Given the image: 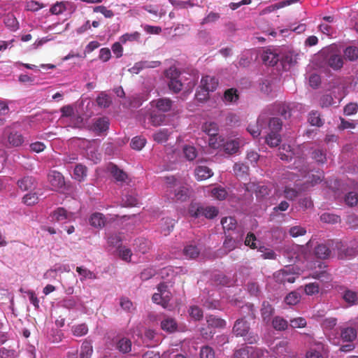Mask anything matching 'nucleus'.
Here are the masks:
<instances>
[{"label":"nucleus","instance_id":"50","mask_svg":"<svg viewBox=\"0 0 358 358\" xmlns=\"http://www.w3.org/2000/svg\"><path fill=\"white\" fill-rule=\"evenodd\" d=\"M344 55L350 61H355L358 59V48L354 46L348 47L344 51Z\"/></svg>","mask_w":358,"mask_h":358},{"label":"nucleus","instance_id":"58","mask_svg":"<svg viewBox=\"0 0 358 358\" xmlns=\"http://www.w3.org/2000/svg\"><path fill=\"white\" fill-rule=\"evenodd\" d=\"M300 301V295L296 292H292L285 298V302L290 306L296 305Z\"/></svg>","mask_w":358,"mask_h":358},{"label":"nucleus","instance_id":"49","mask_svg":"<svg viewBox=\"0 0 358 358\" xmlns=\"http://www.w3.org/2000/svg\"><path fill=\"white\" fill-rule=\"evenodd\" d=\"M169 136V132L166 129L159 130L153 135L154 140L157 143L166 142Z\"/></svg>","mask_w":358,"mask_h":358},{"label":"nucleus","instance_id":"57","mask_svg":"<svg viewBox=\"0 0 358 358\" xmlns=\"http://www.w3.org/2000/svg\"><path fill=\"white\" fill-rule=\"evenodd\" d=\"M43 7L45 6L43 3L34 0L27 1L25 4V10L32 12L38 11Z\"/></svg>","mask_w":358,"mask_h":358},{"label":"nucleus","instance_id":"24","mask_svg":"<svg viewBox=\"0 0 358 358\" xmlns=\"http://www.w3.org/2000/svg\"><path fill=\"white\" fill-rule=\"evenodd\" d=\"M69 215H70L64 208H58L51 213L50 217L52 221L62 222L69 219Z\"/></svg>","mask_w":358,"mask_h":358},{"label":"nucleus","instance_id":"43","mask_svg":"<svg viewBox=\"0 0 358 358\" xmlns=\"http://www.w3.org/2000/svg\"><path fill=\"white\" fill-rule=\"evenodd\" d=\"M281 141L280 136L278 133L270 132L266 138V142L271 147L278 146Z\"/></svg>","mask_w":358,"mask_h":358},{"label":"nucleus","instance_id":"6","mask_svg":"<svg viewBox=\"0 0 358 358\" xmlns=\"http://www.w3.org/2000/svg\"><path fill=\"white\" fill-rule=\"evenodd\" d=\"M48 178L52 189L54 190L62 188L65 185L64 178L59 171H50Z\"/></svg>","mask_w":358,"mask_h":358},{"label":"nucleus","instance_id":"61","mask_svg":"<svg viewBox=\"0 0 358 358\" xmlns=\"http://www.w3.org/2000/svg\"><path fill=\"white\" fill-rule=\"evenodd\" d=\"M289 325L292 328H303L307 325V322L304 317H298L291 319Z\"/></svg>","mask_w":358,"mask_h":358},{"label":"nucleus","instance_id":"21","mask_svg":"<svg viewBox=\"0 0 358 358\" xmlns=\"http://www.w3.org/2000/svg\"><path fill=\"white\" fill-rule=\"evenodd\" d=\"M327 64L333 69L338 70L343 67V59L339 55L331 54L327 59Z\"/></svg>","mask_w":358,"mask_h":358},{"label":"nucleus","instance_id":"40","mask_svg":"<svg viewBox=\"0 0 358 358\" xmlns=\"http://www.w3.org/2000/svg\"><path fill=\"white\" fill-rule=\"evenodd\" d=\"M200 253L199 250L195 245H189L185 247L183 254L187 259H195Z\"/></svg>","mask_w":358,"mask_h":358},{"label":"nucleus","instance_id":"63","mask_svg":"<svg viewBox=\"0 0 358 358\" xmlns=\"http://www.w3.org/2000/svg\"><path fill=\"white\" fill-rule=\"evenodd\" d=\"M23 203L27 206H32L38 201V196L36 193H29L24 196Z\"/></svg>","mask_w":358,"mask_h":358},{"label":"nucleus","instance_id":"62","mask_svg":"<svg viewBox=\"0 0 358 358\" xmlns=\"http://www.w3.org/2000/svg\"><path fill=\"white\" fill-rule=\"evenodd\" d=\"M189 313L190 316L196 320H201L203 316L201 308L196 306H191L189 310Z\"/></svg>","mask_w":358,"mask_h":358},{"label":"nucleus","instance_id":"60","mask_svg":"<svg viewBox=\"0 0 358 358\" xmlns=\"http://www.w3.org/2000/svg\"><path fill=\"white\" fill-rule=\"evenodd\" d=\"M199 355L200 358H215V351L213 348L205 345L201 347Z\"/></svg>","mask_w":358,"mask_h":358},{"label":"nucleus","instance_id":"12","mask_svg":"<svg viewBox=\"0 0 358 358\" xmlns=\"http://www.w3.org/2000/svg\"><path fill=\"white\" fill-rule=\"evenodd\" d=\"M341 338L343 342L352 343L357 338V330L354 327H341Z\"/></svg>","mask_w":358,"mask_h":358},{"label":"nucleus","instance_id":"15","mask_svg":"<svg viewBox=\"0 0 358 358\" xmlns=\"http://www.w3.org/2000/svg\"><path fill=\"white\" fill-rule=\"evenodd\" d=\"M324 345L321 343H315L313 348H310L306 352V358H324Z\"/></svg>","mask_w":358,"mask_h":358},{"label":"nucleus","instance_id":"20","mask_svg":"<svg viewBox=\"0 0 358 358\" xmlns=\"http://www.w3.org/2000/svg\"><path fill=\"white\" fill-rule=\"evenodd\" d=\"M158 292L162 294V301L160 305L164 308H166L171 300V294L167 290V286L163 283H160L157 287Z\"/></svg>","mask_w":358,"mask_h":358},{"label":"nucleus","instance_id":"11","mask_svg":"<svg viewBox=\"0 0 358 358\" xmlns=\"http://www.w3.org/2000/svg\"><path fill=\"white\" fill-rule=\"evenodd\" d=\"M109 128V120L107 117H99L95 120L92 126V129L97 134H101L107 131Z\"/></svg>","mask_w":358,"mask_h":358},{"label":"nucleus","instance_id":"52","mask_svg":"<svg viewBox=\"0 0 358 358\" xmlns=\"http://www.w3.org/2000/svg\"><path fill=\"white\" fill-rule=\"evenodd\" d=\"M282 122L278 117L271 118L268 123V127L271 132L278 133L282 129Z\"/></svg>","mask_w":358,"mask_h":358},{"label":"nucleus","instance_id":"22","mask_svg":"<svg viewBox=\"0 0 358 358\" xmlns=\"http://www.w3.org/2000/svg\"><path fill=\"white\" fill-rule=\"evenodd\" d=\"M35 179L31 176H24L17 180L18 187L22 191H27L35 185Z\"/></svg>","mask_w":358,"mask_h":358},{"label":"nucleus","instance_id":"10","mask_svg":"<svg viewBox=\"0 0 358 358\" xmlns=\"http://www.w3.org/2000/svg\"><path fill=\"white\" fill-rule=\"evenodd\" d=\"M242 236L243 234L236 236H234L231 234L227 235L223 243V247L227 252H230L234 250L237 247L238 244L242 242Z\"/></svg>","mask_w":358,"mask_h":358},{"label":"nucleus","instance_id":"9","mask_svg":"<svg viewBox=\"0 0 358 358\" xmlns=\"http://www.w3.org/2000/svg\"><path fill=\"white\" fill-rule=\"evenodd\" d=\"M250 330V326L244 319H238L235 322L233 327V331L236 336H245Z\"/></svg>","mask_w":358,"mask_h":358},{"label":"nucleus","instance_id":"59","mask_svg":"<svg viewBox=\"0 0 358 358\" xmlns=\"http://www.w3.org/2000/svg\"><path fill=\"white\" fill-rule=\"evenodd\" d=\"M259 89L262 92L268 95L273 90V82L269 80H263L259 83Z\"/></svg>","mask_w":358,"mask_h":358},{"label":"nucleus","instance_id":"51","mask_svg":"<svg viewBox=\"0 0 358 358\" xmlns=\"http://www.w3.org/2000/svg\"><path fill=\"white\" fill-rule=\"evenodd\" d=\"M248 169V166L243 163H236L234 165V173L238 177H243L247 175Z\"/></svg>","mask_w":358,"mask_h":358},{"label":"nucleus","instance_id":"1","mask_svg":"<svg viewBox=\"0 0 358 358\" xmlns=\"http://www.w3.org/2000/svg\"><path fill=\"white\" fill-rule=\"evenodd\" d=\"M165 180L169 185L170 191L174 194L173 199L185 201L189 197L190 187L188 184L177 180L174 176H167Z\"/></svg>","mask_w":358,"mask_h":358},{"label":"nucleus","instance_id":"26","mask_svg":"<svg viewBox=\"0 0 358 358\" xmlns=\"http://www.w3.org/2000/svg\"><path fill=\"white\" fill-rule=\"evenodd\" d=\"M239 99L238 90L236 88H229L224 91L223 101L228 103H235Z\"/></svg>","mask_w":358,"mask_h":358},{"label":"nucleus","instance_id":"19","mask_svg":"<svg viewBox=\"0 0 358 358\" xmlns=\"http://www.w3.org/2000/svg\"><path fill=\"white\" fill-rule=\"evenodd\" d=\"M274 313V308L268 301H264L262 305L261 315L264 322H268Z\"/></svg>","mask_w":358,"mask_h":358},{"label":"nucleus","instance_id":"5","mask_svg":"<svg viewBox=\"0 0 358 358\" xmlns=\"http://www.w3.org/2000/svg\"><path fill=\"white\" fill-rule=\"evenodd\" d=\"M113 343L115 349L121 353L127 354L131 350L132 343L128 338L117 336L113 339Z\"/></svg>","mask_w":358,"mask_h":358},{"label":"nucleus","instance_id":"55","mask_svg":"<svg viewBox=\"0 0 358 358\" xmlns=\"http://www.w3.org/2000/svg\"><path fill=\"white\" fill-rule=\"evenodd\" d=\"M183 152L186 159L189 161L194 160L197 156L196 149L194 146H185L183 148Z\"/></svg>","mask_w":358,"mask_h":358},{"label":"nucleus","instance_id":"47","mask_svg":"<svg viewBox=\"0 0 358 358\" xmlns=\"http://www.w3.org/2000/svg\"><path fill=\"white\" fill-rule=\"evenodd\" d=\"M146 143V139L141 136H135L131 139V147L134 150H141Z\"/></svg>","mask_w":358,"mask_h":358},{"label":"nucleus","instance_id":"36","mask_svg":"<svg viewBox=\"0 0 358 358\" xmlns=\"http://www.w3.org/2000/svg\"><path fill=\"white\" fill-rule=\"evenodd\" d=\"M175 220L173 219L166 217L162 220L161 223V231L164 235H167L173 230L174 227Z\"/></svg>","mask_w":358,"mask_h":358},{"label":"nucleus","instance_id":"29","mask_svg":"<svg viewBox=\"0 0 358 358\" xmlns=\"http://www.w3.org/2000/svg\"><path fill=\"white\" fill-rule=\"evenodd\" d=\"M275 110L285 119H287L291 116V108L289 105L285 103H279L276 104L275 106Z\"/></svg>","mask_w":358,"mask_h":358},{"label":"nucleus","instance_id":"45","mask_svg":"<svg viewBox=\"0 0 358 358\" xmlns=\"http://www.w3.org/2000/svg\"><path fill=\"white\" fill-rule=\"evenodd\" d=\"M76 271L82 276L80 280L83 281L85 279H96V275L92 271L88 270L86 268L83 266H78L76 268Z\"/></svg>","mask_w":358,"mask_h":358},{"label":"nucleus","instance_id":"39","mask_svg":"<svg viewBox=\"0 0 358 358\" xmlns=\"http://www.w3.org/2000/svg\"><path fill=\"white\" fill-rule=\"evenodd\" d=\"M223 229L227 231H234L236 228V220L233 217H224L221 220Z\"/></svg>","mask_w":358,"mask_h":358},{"label":"nucleus","instance_id":"18","mask_svg":"<svg viewBox=\"0 0 358 358\" xmlns=\"http://www.w3.org/2000/svg\"><path fill=\"white\" fill-rule=\"evenodd\" d=\"M106 217L101 213H94L90 217V224L95 228H102L106 224Z\"/></svg>","mask_w":358,"mask_h":358},{"label":"nucleus","instance_id":"2","mask_svg":"<svg viewBox=\"0 0 358 358\" xmlns=\"http://www.w3.org/2000/svg\"><path fill=\"white\" fill-rule=\"evenodd\" d=\"M189 215L194 218L204 217L207 219H213L217 216L219 210L213 206H205L199 203H192L188 209Z\"/></svg>","mask_w":358,"mask_h":358},{"label":"nucleus","instance_id":"42","mask_svg":"<svg viewBox=\"0 0 358 358\" xmlns=\"http://www.w3.org/2000/svg\"><path fill=\"white\" fill-rule=\"evenodd\" d=\"M223 142L224 138L218 134L209 136L208 144L213 149H218L222 147Z\"/></svg>","mask_w":358,"mask_h":358},{"label":"nucleus","instance_id":"7","mask_svg":"<svg viewBox=\"0 0 358 358\" xmlns=\"http://www.w3.org/2000/svg\"><path fill=\"white\" fill-rule=\"evenodd\" d=\"M245 190L248 192L254 191L257 198L263 199L268 196L270 189L266 185H257L254 182H249L245 185Z\"/></svg>","mask_w":358,"mask_h":358},{"label":"nucleus","instance_id":"23","mask_svg":"<svg viewBox=\"0 0 358 358\" xmlns=\"http://www.w3.org/2000/svg\"><path fill=\"white\" fill-rule=\"evenodd\" d=\"M240 143L237 139L223 142V149L227 154L232 155L238 152Z\"/></svg>","mask_w":358,"mask_h":358},{"label":"nucleus","instance_id":"13","mask_svg":"<svg viewBox=\"0 0 358 358\" xmlns=\"http://www.w3.org/2000/svg\"><path fill=\"white\" fill-rule=\"evenodd\" d=\"M152 104L159 110L165 113L171 110L173 101L169 98H160L152 101Z\"/></svg>","mask_w":358,"mask_h":358},{"label":"nucleus","instance_id":"33","mask_svg":"<svg viewBox=\"0 0 358 358\" xmlns=\"http://www.w3.org/2000/svg\"><path fill=\"white\" fill-rule=\"evenodd\" d=\"M110 173L114 178L118 182H124L127 178V173L120 169L116 165H112L110 167Z\"/></svg>","mask_w":358,"mask_h":358},{"label":"nucleus","instance_id":"17","mask_svg":"<svg viewBox=\"0 0 358 358\" xmlns=\"http://www.w3.org/2000/svg\"><path fill=\"white\" fill-rule=\"evenodd\" d=\"M208 327L223 329L226 327V321L213 315L206 316Z\"/></svg>","mask_w":358,"mask_h":358},{"label":"nucleus","instance_id":"41","mask_svg":"<svg viewBox=\"0 0 358 358\" xmlns=\"http://www.w3.org/2000/svg\"><path fill=\"white\" fill-rule=\"evenodd\" d=\"M211 195L217 200L223 201L227 198L228 193L225 188L220 186L211 190Z\"/></svg>","mask_w":358,"mask_h":358},{"label":"nucleus","instance_id":"16","mask_svg":"<svg viewBox=\"0 0 358 358\" xmlns=\"http://www.w3.org/2000/svg\"><path fill=\"white\" fill-rule=\"evenodd\" d=\"M195 177L197 180H204L213 176V171L206 166H199L194 171Z\"/></svg>","mask_w":358,"mask_h":358},{"label":"nucleus","instance_id":"8","mask_svg":"<svg viewBox=\"0 0 358 358\" xmlns=\"http://www.w3.org/2000/svg\"><path fill=\"white\" fill-rule=\"evenodd\" d=\"M303 177L306 178L305 185L308 187V186H314L321 182L324 176L322 171H317L308 172Z\"/></svg>","mask_w":358,"mask_h":358},{"label":"nucleus","instance_id":"38","mask_svg":"<svg viewBox=\"0 0 358 358\" xmlns=\"http://www.w3.org/2000/svg\"><path fill=\"white\" fill-rule=\"evenodd\" d=\"M202 130L209 136L217 134L218 125L214 122H206L202 126Z\"/></svg>","mask_w":358,"mask_h":358},{"label":"nucleus","instance_id":"27","mask_svg":"<svg viewBox=\"0 0 358 358\" xmlns=\"http://www.w3.org/2000/svg\"><path fill=\"white\" fill-rule=\"evenodd\" d=\"M343 300L350 306L356 305L358 303V294L356 292L346 289L343 293Z\"/></svg>","mask_w":358,"mask_h":358},{"label":"nucleus","instance_id":"28","mask_svg":"<svg viewBox=\"0 0 358 358\" xmlns=\"http://www.w3.org/2000/svg\"><path fill=\"white\" fill-rule=\"evenodd\" d=\"M8 141L10 146L17 147L24 142V137L18 132H10L8 136Z\"/></svg>","mask_w":358,"mask_h":358},{"label":"nucleus","instance_id":"44","mask_svg":"<svg viewBox=\"0 0 358 358\" xmlns=\"http://www.w3.org/2000/svg\"><path fill=\"white\" fill-rule=\"evenodd\" d=\"M71 331L73 336L80 337L87 334L88 327L85 324H80L73 326Z\"/></svg>","mask_w":358,"mask_h":358},{"label":"nucleus","instance_id":"3","mask_svg":"<svg viewBox=\"0 0 358 358\" xmlns=\"http://www.w3.org/2000/svg\"><path fill=\"white\" fill-rule=\"evenodd\" d=\"M273 276L277 282L285 284L294 282L298 275L295 273L294 266H288L276 271Z\"/></svg>","mask_w":358,"mask_h":358},{"label":"nucleus","instance_id":"54","mask_svg":"<svg viewBox=\"0 0 358 358\" xmlns=\"http://www.w3.org/2000/svg\"><path fill=\"white\" fill-rule=\"evenodd\" d=\"M320 220L325 223L335 224L340 221V217L334 214L324 213L321 215Z\"/></svg>","mask_w":358,"mask_h":358},{"label":"nucleus","instance_id":"4","mask_svg":"<svg viewBox=\"0 0 358 358\" xmlns=\"http://www.w3.org/2000/svg\"><path fill=\"white\" fill-rule=\"evenodd\" d=\"M218 79L214 76H206L202 77L201 80V87L203 89V97H199L201 99H207L208 97V92H213L218 86Z\"/></svg>","mask_w":358,"mask_h":358},{"label":"nucleus","instance_id":"30","mask_svg":"<svg viewBox=\"0 0 358 358\" xmlns=\"http://www.w3.org/2000/svg\"><path fill=\"white\" fill-rule=\"evenodd\" d=\"M315 254L320 259H327L331 255V250L325 244H320L315 248Z\"/></svg>","mask_w":358,"mask_h":358},{"label":"nucleus","instance_id":"48","mask_svg":"<svg viewBox=\"0 0 358 358\" xmlns=\"http://www.w3.org/2000/svg\"><path fill=\"white\" fill-rule=\"evenodd\" d=\"M253 351L252 347H245L236 350L234 352V358H250Z\"/></svg>","mask_w":358,"mask_h":358},{"label":"nucleus","instance_id":"37","mask_svg":"<svg viewBox=\"0 0 358 358\" xmlns=\"http://www.w3.org/2000/svg\"><path fill=\"white\" fill-rule=\"evenodd\" d=\"M96 101L97 105L101 108H108L112 103L110 97L104 92H101L99 94Z\"/></svg>","mask_w":358,"mask_h":358},{"label":"nucleus","instance_id":"53","mask_svg":"<svg viewBox=\"0 0 358 358\" xmlns=\"http://www.w3.org/2000/svg\"><path fill=\"white\" fill-rule=\"evenodd\" d=\"M308 121L313 126L320 127L323 124L320 113L317 111H312L309 113Z\"/></svg>","mask_w":358,"mask_h":358},{"label":"nucleus","instance_id":"64","mask_svg":"<svg viewBox=\"0 0 358 358\" xmlns=\"http://www.w3.org/2000/svg\"><path fill=\"white\" fill-rule=\"evenodd\" d=\"M345 203L350 206H354L358 203V194L355 192H349L345 198Z\"/></svg>","mask_w":358,"mask_h":358},{"label":"nucleus","instance_id":"56","mask_svg":"<svg viewBox=\"0 0 358 358\" xmlns=\"http://www.w3.org/2000/svg\"><path fill=\"white\" fill-rule=\"evenodd\" d=\"M285 197L290 201L294 200L299 195V192L296 189L286 186L283 190Z\"/></svg>","mask_w":358,"mask_h":358},{"label":"nucleus","instance_id":"46","mask_svg":"<svg viewBox=\"0 0 358 358\" xmlns=\"http://www.w3.org/2000/svg\"><path fill=\"white\" fill-rule=\"evenodd\" d=\"M140 36L141 34L138 31L127 33L120 36V41L122 43H126L127 41H138L140 38Z\"/></svg>","mask_w":358,"mask_h":358},{"label":"nucleus","instance_id":"34","mask_svg":"<svg viewBox=\"0 0 358 358\" xmlns=\"http://www.w3.org/2000/svg\"><path fill=\"white\" fill-rule=\"evenodd\" d=\"M87 169L82 164H77L74 169L73 175L76 180L83 181L87 176Z\"/></svg>","mask_w":358,"mask_h":358},{"label":"nucleus","instance_id":"25","mask_svg":"<svg viewBox=\"0 0 358 358\" xmlns=\"http://www.w3.org/2000/svg\"><path fill=\"white\" fill-rule=\"evenodd\" d=\"M161 327L169 333L174 332L178 327L177 322L172 317H166L161 322Z\"/></svg>","mask_w":358,"mask_h":358},{"label":"nucleus","instance_id":"32","mask_svg":"<svg viewBox=\"0 0 358 358\" xmlns=\"http://www.w3.org/2000/svg\"><path fill=\"white\" fill-rule=\"evenodd\" d=\"M93 352L92 343L88 341H85L82 345L80 353V358H90Z\"/></svg>","mask_w":358,"mask_h":358},{"label":"nucleus","instance_id":"35","mask_svg":"<svg viewBox=\"0 0 358 358\" xmlns=\"http://www.w3.org/2000/svg\"><path fill=\"white\" fill-rule=\"evenodd\" d=\"M4 23L6 26L11 31H16L19 28V24L13 14H8L4 17Z\"/></svg>","mask_w":358,"mask_h":358},{"label":"nucleus","instance_id":"31","mask_svg":"<svg viewBox=\"0 0 358 358\" xmlns=\"http://www.w3.org/2000/svg\"><path fill=\"white\" fill-rule=\"evenodd\" d=\"M272 326L277 331H285L288 327V322L282 317L276 316L272 320Z\"/></svg>","mask_w":358,"mask_h":358},{"label":"nucleus","instance_id":"14","mask_svg":"<svg viewBox=\"0 0 358 358\" xmlns=\"http://www.w3.org/2000/svg\"><path fill=\"white\" fill-rule=\"evenodd\" d=\"M262 59L266 65L274 66L278 63L279 56L272 50H266L262 53Z\"/></svg>","mask_w":358,"mask_h":358}]
</instances>
